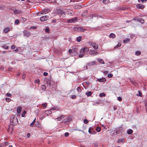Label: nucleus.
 I'll use <instances>...</instances> for the list:
<instances>
[{
  "label": "nucleus",
  "instance_id": "obj_52",
  "mask_svg": "<svg viewBox=\"0 0 147 147\" xmlns=\"http://www.w3.org/2000/svg\"><path fill=\"white\" fill-rule=\"evenodd\" d=\"M69 136V134L67 132H66L65 134V137H67Z\"/></svg>",
  "mask_w": 147,
  "mask_h": 147
},
{
  "label": "nucleus",
  "instance_id": "obj_46",
  "mask_svg": "<svg viewBox=\"0 0 147 147\" xmlns=\"http://www.w3.org/2000/svg\"><path fill=\"white\" fill-rule=\"evenodd\" d=\"M40 82V80L39 79H37L34 81V83H39Z\"/></svg>",
  "mask_w": 147,
  "mask_h": 147
},
{
  "label": "nucleus",
  "instance_id": "obj_43",
  "mask_svg": "<svg viewBox=\"0 0 147 147\" xmlns=\"http://www.w3.org/2000/svg\"><path fill=\"white\" fill-rule=\"evenodd\" d=\"M84 122L85 124H87L88 122V121L86 119H84Z\"/></svg>",
  "mask_w": 147,
  "mask_h": 147
},
{
  "label": "nucleus",
  "instance_id": "obj_6",
  "mask_svg": "<svg viewBox=\"0 0 147 147\" xmlns=\"http://www.w3.org/2000/svg\"><path fill=\"white\" fill-rule=\"evenodd\" d=\"M49 18V17L48 16H42L40 18V20L42 22L45 21L47 20Z\"/></svg>",
  "mask_w": 147,
  "mask_h": 147
},
{
  "label": "nucleus",
  "instance_id": "obj_37",
  "mask_svg": "<svg viewBox=\"0 0 147 147\" xmlns=\"http://www.w3.org/2000/svg\"><path fill=\"white\" fill-rule=\"evenodd\" d=\"M139 19L138 18L135 17H134L133 19V20H136L137 21L139 22Z\"/></svg>",
  "mask_w": 147,
  "mask_h": 147
},
{
  "label": "nucleus",
  "instance_id": "obj_35",
  "mask_svg": "<svg viewBox=\"0 0 147 147\" xmlns=\"http://www.w3.org/2000/svg\"><path fill=\"white\" fill-rule=\"evenodd\" d=\"M121 45L120 43H118V44L114 48L115 49H117L118 47H120Z\"/></svg>",
  "mask_w": 147,
  "mask_h": 147
},
{
  "label": "nucleus",
  "instance_id": "obj_57",
  "mask_svg": "<svg viewBox=\"0 0 147 147\" xmlns=\"http://www.w3.org/2000/svg\"><path fill=\"white\" fill-rule=\"evenodd\" d=\"M48 74L46 72H44L43 73V75L45 76H47Z\"/></svg>",
  "mask_w": 147,
  "mask_h": 147
},
{
  "label": "nucleus",
  "instance_id": "obj_38",
  "mask_svg": "<svg viewBox=\"0 0 147 147\" xmlns=\"http://www.w3.org/2000/svg\"><path fill=\"white\" fill-rule=\"evenodd\" d=\"M113 75L112 74L109 73L108 75V77L109 78H111L112 77Z\"/></svg>",
  "mask_w": 147,
  "mask_h": 147
},
{
  "label": "nucleus",
  "instance_id": "obj_36",
  "mask_svg": "<svg viewBox=\"0 0 147 147\" xmlns=\"http://www.w3.org/2000/svg\"><path fill=\"white\" fill-rule=\"evenodd\" d=\"M138 94H137V96H140V97L142 96V93L140 91H138Z\"/></svg>",
  "mask_w": 147,
  "mask_h": 147
},
{
  "label": "nucleus",
  "instance_id": "obj_10",
  "mask_svg": "<svg viewBox=\"0 0 147 147\" xmlns=\"http://www.w3.org/2000/svg\"><path fill=\"white\" fill-rule=\"evenodd\" d=\"M96 62L95 61H94L89 63H88L87 64V66H86V68L87 69V66H93L96 64Z\"/></svg>",
  "mask_w": 147,
  "mask_h": 147
},
{
  "label": "nucleus",
  "instance_id": "obj_17",
  "mask_svg": "<svg viewBox=\"0 0 147 147\" xmlns=\"http://www.w3.org/2000/svg\"><path fill=\"white\" fill-rule=\"evenodd\" d=\"M10 30V29L9 28H6L4 29V32L5 33H7Z\"/></svg>",
  "mask_w": 147,
  "mask_h": 147
},
{
  "label": "nucleus",
  "instance_id": "obj_44",
  "mask_svg": "<svg viewBox=\"0 0 147 147\" xmlns=\"http://www.w3.org/2000/svg\"><path fill=\"white\" fill-rule=\"evenodd\" d=\"M3 48L6 49H8V47L6 45H4L3 47Z\"/></svg>",
  "mask_w": 147,
  "mask_h": 147
},
{
  "label": "nucleus",
  "instance_id": "obj_33",
  "mask_svg": "<svg viewBox=\"0 0 147 147\" xmlns=\"http://www.w3.org/2000/svg\"><path fill=\"white\" fill-rule=\"evenodd\" d=\"M45 31L46 32L49 33V29L48 27H46L45 30Z\"/></svg>",
  "mask_w": 147,
  "mask_h": 147
},
{
  "label": "nucleus",
  "instance_id": "obj_32",
  "mask_svg": "<svg viewBox=\"0 0 147 147\" xmlns=\"http://www.w3.org/2000/svg\"><path fill=\"white\" fill-rule=\"evenodd\" d=\"M125 141L124 139H120L118 140L117 141L118 143H120L121 142H123Z\"/></svg>",
  "mask_w": 147,
  "mask_h": 147
},
{
  "label": "nucleus",
  "instance_id": "obj_40",
  "mask_svg": "<svg viewBox=\"0 0 147 147\" xmlns=\"http://www.w3.org/2000/svg\"><path fill=\"white\" fill-rule=\"evenodd\" d=\"M105 96V94L104 93H100L99 95L100 97H102V96Z\"/></svg>",
  "mask_w": 147,
  "mask_h": 147
},
{
  "label": "nucleus",
  "instance_id": "obj_16",
  "mask_svg": "<svg viewBox=\"0 0 147 147\" xmlns=\"http://www.w3.org/2000/svg\"><path fill=\"white\" fill-rule=\"evenodd\" d=\"M22 107L20 106L19 107L17 108V113L20 114L21 113L22 111Z\"/></svg>",
  "mask_w": 147,
  "mask_h": 147
},
{
  "label": "nucleus",
  "instance_id": "obj_49",
  "mask_svg": "<svg viewBox=\"0 0 147 147\" xmlns=\"http://www.w3.org/2000/svg\"><path fill=\"white\" fill-rule=\"evenodd\" d=\"M35 125L36 126L38 127L40 126V125L39 124V123L38 121H37L36 123V124H35Z\"/></svg>",
  "mask_w": 147,
  "mask_h": 147
},
{
  "label": "nucleus",
  "instance_id": "obj_47",
  "mask_svg": "<svg viewBox=\"0 0 147 147\" xmlns=\"http://www.w3.org/2000/svg\"><path fill=\"white\" fill-rule=\"evenodd\" d=\"M71 97L72 99H74L76 98V96L74 95H72L71 96Z\"/></svg>",
  "mask_w": 147,
  "mask_h": 147
},
{
  "label": "nucleus",
  "instance_id": "obj_61",
  "mask_svg": "<svg viewBox=\"0 0 147 147\" xmlns=\"http://www.w3.org/2000/svg\"><path fill=\"white\" fill-rule=\"evenodd\" d=\"M72 50L71 49H69V50L68 52H69V54H71L72 53Z\"/></svg>",
  "mask_w": 147,
  "mask_h": 147
},
{
  "label": "nucleus",
  "instance_id": "obj_48",
  "mask_svg": "<svg viewBox=\"0 0 147 147\" xmlns=\"http://www.w3.org/2000/svg\"><path fill=\"white\" fill-rule=\"evenodd\" d=\"M14 12L15 14H18L19 13V12L16 9L14 11Z\"/></svg>",
  "mask_w": 147,
  "mask_h": 147
},
{
  "label": "nucleus",
  "instance_id": "obj_8",
  "mask_svg": "<svg viewBox=\"0 0 147 147\" xmlns=\"http://www.w3.org/2000/svg\"><path fill=\"white\" fill-rule=\"evenodd\" d=\"M89 49L87 47L83 49H81L80 50V53L82 52L84 53V54H85L87 53L89 51Z\"/></svg>",
  "mask_w": 147,
  "mask_h": 147
},
{
  "label": "nucleus",
  "instance_id": "obj_13",
  "mask_svg": "<svg viewBox=\"0 0 147 147\" xmlns=\"http://www.w3.org/2000/svg\"><path fill=\"white\" fill-rule=\"evenodd\" d=\"M137 7L140 9H143L144 7V6L143 5H142L140 4H138L137 5Z\"/></svg>",
  "mask_w": 147,
  "mask_h": 147
},
{
  "label": "nucleus",
  "instance_id": "obj_5",
  "mask_svg": "<svg viewBox=\"0 0 147 147\" xmlns=\"http://www.w3.org/2000/svg\"><path fill=\"white\" fill-rule=\"evenodd\" d=\"M78 19V18L77 17H75L70 19L68 20H67V22L68 23H74Z\"/></svg>",
  "mask_w": 147,
  "mask_h": 147
},
{
  "label": "nucleus",
  "instance_id": "obj_56",
  "mask_svg": "<svg viewBox=\"0 0 147 147\" xmlns=\"http://www.w3.org/2000/svg\"><path fill=\"white\" fill-rule=\"evenodd\" d=\"M108 72H109V71H105L103 72V73L104 74L106 75L107 74H108Z\"/></svg>",
  "mask_w": 147,
  "mask_h": 147
},
{
  "label": "nucleus",
  "instance_id": "obj_45",
  "mask_svg": "<svg viewBox=\"0 0 147 147\" xmlns=\"http://www.w3.org/2000/svg\"><path fill=\"white\" fill-rule=\"evenodd\" d=\"M5 99V100L8 102H9L11 100V99L7 98H6Z\"/></svg>",
  "mask_w": 147,
  "mask_h": 147
},
{
  "label": "nucleus",
  "instance_id": "obj_15",
  "mask_svg": "<svg viewBox=\"0 0 147 147\" xmlns=\"http://www.w3.org/2000/svg\"><path fill=\"white\" fill-rule=\"evenodd\" d=\"M106 81V79L105 78H102L100 79H97V81L99 82H104Z\"/></svg>",
  "mask_w": 147,
  "mask_h": 147
},
{
  "label": "nucleus",
  "instance_id": "obj_64",
  "mask_svg": "<svg viewBox=\"0 0 147 147\" xmlns=\"http://www.w3.org/2000/svg\"><path fill=\"white\" fill-rule=\"evenodd\" d=\"M11 48L12 49H14L15 48V47L14 45H12L11 46Z\"/></svg>",
  "mask_w": 147,
  "mask_h": 147
},
{
  "label": "nucleus",
  "instance_id": "obj_19",
  "mask_svg": "<svg viewBox=\"0 0 147 147\" xmlns=\"http://www.w3.org/2000/svg\"><path fill=\"white\" fill-rule=\"evenodd\" d=\"M109 36L110 38H114L115 37V35L114 34L112 33L110 34Z\"/></svg>",
  "mask_w": 147,
  "mask_h": 147
},
{
  "label": "nucleus",
  "instance_id": "obj_53",
  "mask_svg": "<svg viewBox=\"0 0 147 147\" xmlns=\"http://www.w3.org/2000/svg\"><path fill=\"white\" fill-rule=\"evenodd\" d=\"M57 109V107H53L50 109V110H56Z\"/></svg>",
  "mask_w": 147,
  "mask_h": 147
},
{
  "label": "nucleus",
  "instance_id": "obj_63",
  "mask_svg": "<svg viewBox=\"0 0 147 147\" xmlns=\"http://www.w3.org/2000/svg\"><path fill=\"white\" fill-rule=\"evenodd\" d=\"M30 136V133H28L27 134V137L28 138H29Z\"/></svg>",
  "mask_w": 147,
  "mask_h": 147
},
{
  "label": "nucleus",
  "instance_id": "obj_39",
  "mask_svg": "<svg viewBox=\"0 0 147 147\" xmlns=\"http://www.w3.org/2000/svg\"><path fill=\"white\" fill-rule=\"evenodd\" d=\"M77 90L78 92H81L82 91V90H81V88L80 87H78L77 89Z\"/></svg>",
  "mask_w": 147,
  "mask_h": 147
},
{
  "label": "nucleus",
  "instance_id": "obj_29",
  "mask_svg": "<svg viewBox=\"0 0 147 147\" xmlns=\"http://www.w3.org/2000/svg\"><path fill=\"white\" fill-rule=\"evenodd\" d=\"M139 22H140L142 24H144V20L142 18L140 19Z\"/></svg>",
  "mask_w": 147,
  "mask_h": 147
},
{
  "label": "nucleus",
  "instance_id": "obj_18",
  "mask_svg": "<svg viewBox=\"0 0 147 147\" xmlns=\"http://www.w3.org/2000/svg\"><path fill=\"white\" fill-rule=\"evenodd\" d=\"M82 38V37L81 36H79L77 37L76 38V40L77 42H80Z\"/></svg>",
  "mask_w": 147,
  "mask_h": 147
},
{
  "label": "nucleus",
  "instance_id": "obj_59",
  "mask_svg": "<svg viewBox=\"0 0 147 147\" xmlns=\"http://www.w3.org/2000/svg\"><path fill=\"white\" fill-rule=\"evenodd\" d=\"M118 100L119 101H121L122 100V98L121 97H118Z\"/></svg>",
  "mask_w": 147,
  "mask_h": 147
},
{
  "label": "nucleus",
  "instance_id": "obj_58",
  "mask_svg": "<svg viewBox=\"0 0 147 147\" xmlns=\"http://www.w3.org/2000/svg\"><path fill=\"white\" fill-rule=\"evenodd\" d=\"M0 70L3 71L4 70V67L3 66H1L0 67Z\"/></svg>",
  "mask_w": 147,
  "mask_h": 147
},
{
  "label": "nucleus",
  "instance_id": "obj_41",
  "mask_svg": "<svg viewBox=\"0 0 147 147\" xmlns=\"http://www.w3.org/2000/svg\"><path fill=\"white\" fill-rule=\"evenodd\" d=\"M26 113V112L25 111H24L22 114L21 116L22 117H24L25 114Z\"/></svg>",
  "mask_w": 147,
  "mask_h": 147
},
{
  "label": "nucleus",
  "instance_id": "obj_62",
  "mask_svg": "<svg viewBox=\"0 0 147 147\" xmlns=\"http://www.w3.org/2000/svg\"><path fill=\"white\" fill-rule=\"evenodd\" d=\"M47 113L49 114H51L52 113V112H51V111H47Z\"/></svg>",
  "mask_w": 147,
  "mask_h": 147
},
{
  "label": "nucleus",
  "instance_id": "obj_22",
  "mask_svg": "<svg viewBox=\"0 0 147 147\" xmlns=\"http://www.w3.org/2000/svg\"><path fill=\"white\" fill-rule=\"evenodd\" d=\"M130 41V39L129 38H126L125 40H124L123 42L124 43H126L127 42H129Z\"/></svg>",
  "mask_w": 147,
  "mask_h": 147
},
{
  "label": "nucleus",
  "instance_id": "obj_50",
  "mask_svg": "<svg viewBox=\"0 0 147 147\" xmlns=\"http://www.w3.org/2000/svg\"><path fill=\"white\" fill-rule=\"evenodd\" d=\"M115 133L116 134H119L120 132L119 130V129H117L115 130Z\"/></svg>",
  "mask_w": 147,
  "mask_h": 147
},
{
  "label": "nucleus",
  "instance_id": "obj_23",
  "mask_svg": "<svg viewBox=\"0 0 147 147\" xmlns=\"http://www.w3.org/2000/svg\"><path fill=\"white\" fill-rule=\"evenodd\" d=\"M110 2L109 0H103L102 3L105 4H107Z\"/></svg>",
  "mask_w": 147,
  "mask_h": 147
},
{
  "label": "nucleus",
  "instance_id": "obj_31",
  "mask_svg": "<svg viewBox=\"0 0 147 147\" xmlns=\"http://www.w3.org/2000/svg\"><path fill=\"white\" fill-rule=\"evenodd\" d=\"M101 130V129L99 127H97L96 128V130L98 132H100Z\"/></svg>",
  "mask_w": 147,
  "mask_h": 147
},
{
  "label": "nucleus",
  "instance_id": "obj_51",
  "mask_svg": "<svg viewBox=\"0 0 147 147\" xmlns=\"http://www.w3.org/2000/svg\"><path fill=\"white\" fill-rule=\"evenodd\" d=\"M6 95L7 96H8V97H10L11 96V94L10 93H7L6 94Z\"/></svg>",
  "mask_w": 147,
  "mask_h": 147
},
{
  "label": "nucleus",
  "instance_id": "obj_55",
  "mask_svg": "<svg viewBox=\"0 0 147 147\" xmlns=\"http://www.w3.org/2000/svg\"><path fill=\"white\" fill-rule=\"evenodd\" d=\"M73 14H74V13L73 12H69V13H68V14L70 16H72V15H73Z\"/></svg>",
  "mask_w": 147,
  "mask_h": 147
},
{
  "label": "nucleus",
  "instance_id": "obj_9",
  "mask_svg": "<svg viewBox=\"0 0 147 147\" xmlns=\"http://www.w3.org/2000/svg\"><path fill=\"white\" fill-rule=\"evenodd\" d=\"M89 53L90 55H96L98 53L97 52L94 50H90Z\"/></svg>",
  "mask_w": 147,
  "mask_h": 147
},
{
  "label": "nucleus",
  "instance_id": "obj_11",
  "mask_svg": "<svg viewBox=\"0 0 147 147\" xmlns=\"http://www.w3.org/2000/svg\"><path fill=\"white\" fill-rule=\"evenodd\" d=\"M46 82L49 86H51L52 85L51 82H52L50 78L47 79L46 80Z\"/></svg>",
  "mask_w": 147,
  "mask_h": 147
},
{
  "label": "nucleus",
  "instance_id": "obj_21",
  "mask_svg": "<svg viewBox=\"0 0 147 147\" xmlns=\"http://www.w3.org/2000/svg\"><path fill=\"white\" fill-rule=\"evenodd\" d=\"M41 89L42 91H45L46 90V87L45 85H42L41 87Z\"/></svg>",
  "mask_w": 147,
  "mask_h": 147
},
{
  "label": "nucleus",
  "instance_id": "obj_25",
  "mask_svg": "<svg viewBox=\"0 0 147 147\" xmlns=\"http://www.w3.org/2000/svg\"><path fill=\"white\" fill-rule=\"evenodd\" d=\"M98 61L99 62V63H102V64H104V61L101 59H98Z\"/></svg>",
  "mask_w": 147,
  "mask_h": 147
},
{
  "label": "nucleus",
  "instance_id": "obj_14",
  "mask_svg": "<svg viewBox=\"0 0 147 147\" xmlns=\"http://www.w3.org/2000/svg\"><path fill=\"white\" fill-rule=\"evenodd\" d=\"M88 13V11L87 10H85L82 13V16L83 17L85 16H86L87 14Z\"/></svg>",
  "mask_w": 147,
  "mask_h": 147
},
{
  "label": "nucleus",
  "instance_id": "obj_34",
  "mask_svg": "<svg viewBox=\"0 0 147 147\" xmlns=\"http://www.w3.org/2000/svg\"><path fill=\"white\" fill-rule=\"evenodd\" d=\"M84 54L82 52L80 53V54L79 55V57L80 58L83 57L84 56Z\"/></svg>",
  "mask_w": 147,
  "mask_h": 147
},
{
  "label": "nucleus",
  "instance_id": "obj_7",
  "mask_svg": "<svg viewBox=\"0 0 147 147\" xmlns=\"http://www.w3.org/2000/svg\"><path fill=\"white\" fill-rule=\"evenodd\" d=\"M49 12V11L48 9H45L42 11L38 12L37 13L38 16H40V14H46Z\"/></svg>",
  "mask_w": 147,
  "mask_h": 147
},
{
  "label": "nucleus",
  "instance_id": "obj_60",
  "mask_svg": "<svg viewBox=\"0 0 147 147\" xmlns=\"http://www.w3.org/2000/svg\"><path fill=\"white\" fill-rule=\"evenodd\" d=\"M4 144L5 146H7L8 145L9 143L8 142H5L4 143Z\"/></svg>",
  "mask_w": 147,
  "mask_h": 147
},
{
  "label": "nucleus",
  "instance_id": "obj_3",
  "mask_svg": "<svg viewBox=\"0 0 147 147\" xmlns=\"http://www.w3.org/2000/svg\"><path fill=\"white\" fill-rule=\"evenodd\" d=\"M73 30H74L76 31H77L78 32L80 31L82 32H84V31L86 30H85L82 27H75L73 28Z\"/></svg>",
  "mask_w": 147,
  "mask_h": 147
},
{
  "label": "nucleus",
  "instance_id": "obj_4",
  "mask_svg": "<svg viewBox=\"0 0 147 147\" xmlns=\"http://www.w3.org/2000/svg\"><path fill=\"white\" fill-rule=\"evenodd\" d=\"M90 45L92 46L95 49H97L98 48V45L96 43L91 42H89Z\"/></svg>",
  "mask_w": 147,
  "mask_h": 147
},
{
  "label": "nucleus",
  "instance_id": "obj_30",
  "mask_svg": "<svg viewBox=\"0 0 147 147\" xmlns=\"http://www.w3.org/2000/svg\"><path fill=\"white\" fill-rule=\"evenodd\" d=\"M77 46H75L74 47L73 49V51L74 53H77Z\"/></svg>",
  "mask_w": 147,
  "mask_h": 147
},
{
  "label": "nucleus",
  "instance_id": "obj_54",
  "mask_svg": "<svg viewBox=\"0 0 147 147\" xmlns=\"http://www.w3.org/2000/svg\"><path fill=\"white\" fill-rule=\"evenodd\" d=\"M47 105V103L46 102L42 104V106L43 107H46Z\"/></svg>",
  "mask_w": 147,
  "mask_h": 147
},
{
  "label": "nucleus",
  "instance_id": "obj_42",
  "mask_svg": "<svg viewBox=\"0 0 147 147\" xmlns=\"http://www.w3.org/2000/svg\"><path fill=\"white\" fill-rule=\"evenodd\" d=\"M19 20H16L15 21V23L16 24H18L19 23Z\"/></svg>",
  "mask_w": 147,
  "mask_h": 147
},
{
  "label": "nucleus",
  "instance_id": "obj_20",
  "mask_svg": "<svg viewBox=\"0 0 147 147\" xmlns=\"http://www.w3.org/2000/svg\"><path fill=\"white\" fill-rule=\"evenodd\" d=\"M133 132V131L131 129H129L127 131V133L128 134H130L132 133Z\"/></svg>",
  "mask_w": 147,
  "mask_h": 147
},
{
  "label": "nucleus",
  "instance_id": "obj_12",
  "mask_svg": "<svg viewBox=\"0 0 147 147\" xmlns=\"http://www.w3.org/2000/svg\"><path fill=\"white\" fill-rule=\"evenodd\" d=\"M24 36L26 37H28L30 35V33L29 32L26 31L24 32Z\"/></svg>",
  "mask_w": 147,
  "mask_h": 147
},
{
  "label": "nucleus",
  "instance_id": "obj_1",
  "mask_svg": "<svg viewBox=\"0 0 147 147\" xmlns=\"http://www.w3.org/2000/svg\"><path fill=\"white\" fill-rule=\"evenodd\" d=\"M10 122L13 126H15L18 123V121L17 118L16 117V115H13L10 117Z\"/></svg>",
  "mask_w": 147,
  "mask_h": 147
},
{
  "label": "nucleus",
  "instance_id": "obj_26",
  "mask_svg": "<svg viewBox=\"0 0 147 147\" xmlns=\"http://www.w3.org/2000/svg\"><path fill=\"white\" fill-rule=\"evenodd\" d=\"M64 117V116L63 115H61L60 117H58L57 118V121H60L61 120L62 118H63Z\"/></svg>",
  "mask_w": 147,
  "mask_h": 147
},
{
  "label": "nucleus",
  "instance_id": "obj_24",
  "mask_svg": "<svg viewBox=\"0 0 147 147\" xmlns=\"http://www.w3.org/2000/svg\"><path fill=\"white\" fill-rule=\"evenodd\" d=\"M92 92L91 91H89L86 92V94L88 97L90 96H91Z\"/></svg>",
  "mask_w": 147,
  "mask_h": 147
},
{
  "label": "nucleus",
  "instance_id": "obj_27",
  "mask_svg": "<svg viewBox=\"0 0 147 147\" xmlns=\"http://www.w3.org/2000/svg\"><path fill=\"white\" fill-rule=\"evenodd\" d=\"M91 130H93V128H90L88 131V132L90 134H93V133L92 131H91Z\"/></svg>",
  "mask_w": 147,
  "mask_h": 147
},
{
  "label": "nucleus",
  "instance_id": "obj_2",
  "mask_svg": "<svg viewBox=\"0 0 147 147\" xmlns=\"http://www.w3.org/2000/svg\"><path fill=\"white\" fill-rule=\"evenodd\" d=\"M56 12L61 15L63 17H65V13L60 7H58L56 8Z\"/></svg>",
  "mask_w": 147,
  "mask_h": 147
},
{
  "label": "nucleus",
  "instance_id": "obj_28",
  "mask_svg": "<svg viewBox=\"0 0 147 147\" xmlns=\"http://www.w3.org/2000/svg\"><path fill=\"white\" fill-rule=\"evenodd\" d=\"M141 54V52L140 51H137L136 52L135 54L137 56L140 55Z\"/></svg>",
  "mask_w": 147,
  "mask_h": 147
}]
</instances>
